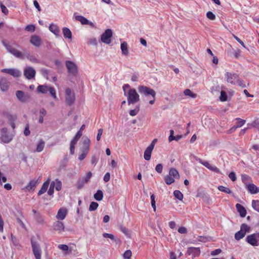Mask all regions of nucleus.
<instances>
[{"label": "nucleus", "instance_id": "obj_1", "mask_svg": "<svg viewBox=\"0 0 259 259\" xmlns=\"http://www.w3.org/2000/svg\"><path fill=\"white\" fill-rule=\"evenodd\" d=\"M138 90L142 96L150 99L149 101V104L153 105L155 103L156 93L153 89L142 85H139Z\"/></svg>", "mask_w": 259, "mask_h": 259}, {"label": "nucleus", "instance_id": "obj_2", "mask_svg": "<svg viewBox=\"0 0 259 259\" xmlns=\"http://www.w3.org/2000/svg\"><path fill=\"white\" fill-rule=\"evenodd\" d=\"M124 96L127 97V103L135 104L140 101V96L134 89H130L127 92H125Z\"/></svg>", "mask_w": 259, "mask_h": 259}, {"label": "nucleus", "instance_id": "obj_3", "mask_svg": "<svg viewBox=\"0 0 259 259\" xmlns=\"http://www.w3.org/2000/svg\"><path fill=\"white\" fill-rule=\"evenodd\" d=\"M32 249L36 259H41V249L40 244L34 240V237L32 236L30 239Z\"/></svg>", "mask_w": 259, "mask_h": 259}, {"label": "nucleus", "instance_id": "obj_4", "mask_svg": "<svg viewBox=\"0 0 259 259\" xmlns=\"http://www.w3.org/2000/svg\"><path fill=\"white\" fill-rule=\"evenodd\" d=\"M2 43L6 48L8 52L12 54L16 58L23 59H24L23 54L18 50L14 48L12 46L7 43L5 40H3Z\"/></svg>", "mask_w": 259, "mask_h": 259}, {"label": "nucleus", "instance_id": "obj_5", "mask_svg": "<svg viewBox=\"0 0 259 259\" xmlns=\"http://www.w3.org/2000/svg\"><path fill=\"white\" fill-rule=\"evenodd\" d=\"M250 227L246 224H242L240 227V230L238 231L235 234V238L236 240H239L243 238L246 233L249 232Z\"/></svg>", "mask_w": 259, "mask_h": 259}, {"label": "nucleus", "instance_id": "obj_6", "mask_svg": "<svg viewBox=\"0 0 259 259\" xmlns=\"http://www.w3.org/2000/svg\"><path fill=\"white\" fill-rule=\"evenodd\" d=\"M75 101V95L70 89L67 88L65 90V102L69 105H72Z\"/></svg>", "mask_w": 259, "mask_h": 259}, {"label": "nucleus", "instance_id": "obj_7", "mask_svg": "<svg viewBox=\"0 0 259 259\" xmlns=\"http://www.w3.org/2000/svg\"><path fill=\"white\" fill-rule=\"evenodd\" d=\"M65 64L68 72L71 75L76 76L78 72L77 65L73 62L71 61H66Z\"/></svg>", "mask_w": 259, "mask_h": 259}, {"label": "nucleus", "instance_id": "obj_8", "mask_svg": "<svg viewBox=\"0 0 259 259\" xmlns=\"http://www.w3.org/2000/svg\"><path fill=\"white\" fill-rule=\"evenodd\" d=\"M112 36V31L110 29H108L101 35V41L106 44H109L111 43V38Z\"/></svg>", "mask_w": 259, "mask_h": 259}, {"label": "nucleus", "instance_id": "obj_9", "mask_svg": "<svg viewBox=\"0 0 259 259\" xmlns=\"http://www.w3.org/2000/svg\"><path fill=\"white\" fill-rule=\"evenodd\" d=\"M226 81L231 84H235L238 78L237 73L227 72L225 74Z\"/></svg>", "mask_w": 259, "mask_h": 259}, {"label": "nucleus", "instance_id": "obj_10", "mask_svg": "<svg viewBox=\"0 0 259 259\" xmlns=\"http://www.w3.org/2000/svg\"><path fill=\"white\" fill-rule=\"evenodd\" d=\"M36 74L35 69L32 67L27 66L24 69V75L28 79L34 78Z\"/></svg>", "mask_w": 259, "mask_h": 259}, {"label": "nucleus", "instance_id": "obj_11", "mask_svg": "<svg viewBox=\"0 0 259 259\" xmlns=\"http://www.w3.org/2000/svg\"><path fill=\"white\" fill-rule=\"evenodd\" d=\"M246 241L247 243L253 246H259L258 240L256 239L255 234H252L251 235H248L246 238Z\"/></svg>", "mask_w": 259, "mask_h": 259}, {"label": "nucleus", "instance_id": "obj_12", "mask_svg": "<svg viewBox=\"0 0 259 259\" xmlns=\"http://www.w3.org/2000/svg\"><path fill=\"white\" fill-rule=\"evenodd\" d=\"M90 140L88 137H83L82 141V147L81 148V152L88 153L89 150Z\"/></svg>", "mask_w": 259, "mask_h": 259}, {"label": "nucleus", "instance_id": "obj_13", "mask_svg": "<svg viewBox=\"0 0 259 259\" xmlns=\"http://www.w3.org/2000/svg\"><path fill=\"white\" fill-rule=\"evenodd\" d=\"M200 250L198 247H191L188 248L187 253L191 255L192 258L198 256L200 254Z\"/></svg>", "mask_w": 259, "mask_h": 259}, {"label": "nucleus", "instance_id": "obj_14", "mask_svg": "<svg viewBox=\"0 0 259 259\" xmlns=\"http://www.w3.org/2000/svg\"><path fill=\"white\" fill-rule=\"evenodd\" d=\"M75 19L76 20L79 21L83 25H89L93 27H94V25L93 22L90 21L82 16H76Z\"/></svg>", "mask_w": 259, "mask_h": 259}, {"label": "nucleus", "instance_id": "obj_15", "mask_svg": "<svg viewBox=\"0 0 259 259\" xmlns=\"http://www.w3.org/2000/svg\"><path fill=\"white\" fill-rule=\"evenodd\" d=\"M16 96L17 99L21 102H25L29 99V96L25 95L24 93L21 91H16Z\"/></svg>", "mask_w": 259, "mask_h": 259}, {"label": "nucleus", "instance_id": "obj_16", "mask_svg": "<svg viewBox=\"0 0 259 259\" xmlns=\"http://www.w3.org/2000/svg\"><path fill=\"white\" fill-rule=\"evenodd\" d=\"M10 82L6 78H2L0 80V88L2 91L5 92L7 91Z\"/></svg>", "mask_w": 259, "mask_h": 259}, {"label": "nucleus", "instance_id": "obj_17", "mask_svg": "<svg viewBox=\"0 0 259 259\" xmlns=\"http://www.w3.org/2000/svg\"><path fill=\"white\" fill-rule=\"evenodd\" d=\"M53 228L55 231H57L59 232L64 231L65 229L63 223L58 221H56L53 223Z\"/></svg>", "mask_w": 259, "mask_h": 259}, {"label": "nucleus", "instance_id": "obj_18", "mask_svg": "<svg viewBox=\"0 0 259 259\" xmlns=\"http://www.w3.org/2000/svg\"><path fill=\"white\" fill-rule=\"evenodd\" d=\"M67 214V210L66 208H60L58 211L56 215V218L58 220H64Z\"/></svg>", "mask_w": 259, "mask_h": 259}, {"label": "nucleus", "instance_id": "obj_19", "mask_svg": "<svg viewBox=\"0 0 259 259\" xmlns=\"http://www.w3.org/2000/svg\"><path fill=\"white\" fill-rule=\"evenodd\" d=\"M153 150V146L149 145L144 152V157L145 160H149L151 158V155L152 150Z\"/></svg>", "mask_w": 259, "mask_h": 259}, {"label": "nucleus", "instance_id": "obj_20", "mask_svg": "<svg viewBox=\"0 0 259 259\" xmlns=\"http://www.w3.org/2000/svg\"><path fill=\"white\" fill-rule=\"evenodd\" d=\"M30 42L33 45L38 47L40 45L41 39L39 36L34 35L31 37Z\"/></svg>", "mask_w": 259, "mask_h": 259}, {"label": "nucleus", "instance_id": "obj_21", "mask_svg": "<svg viewBox=\"0 0 259 259\" xmlns=\"http://www.w3.org/2000/svg\"><path fill=\"white\" fill-rule=\"evenodd\" d=\"M49 30L57 36L61 37L59 28L56 25L53 24H50L49 26Z\"/></svg>", "mask_w": 259, "mask_h": 259}, {"label": "nucleus", "instance_id": "obj_22", "mask_svg": "<svg viewBox=\"0 0 259 259\" xmlns=\"http://www.w3.org/2000/svg\"><path fill=\"white\" fill-rule=\"evenodd\" d=\"M236 207L241 217L244 218L246 216V210L244 207L241 204L237 203L236 204Z\"/></svg>", "mask_w": 259, "mask_h": 259}, {"label": "nucleus", "instance_id": "obj_23", "mask_svg": "<svg viewBox=\"0 0 259 259\" xmlns=\"http://www.w3.org/2000/svg\"><path fill=\"white\" fill-rule=\"evenodd\" d=\"M246 185L247 189L248 191L251 194H256L258 192L259 190L258 188L253 184H249Z\"/></svg>", "mask_w": 259, "mask_h": 259}, {"label": "nucleus", "instance_id": "obj_24", "mask_svg": "<svg viewBox=\"0 0 259 259\" xmlns=\"http://www.w3.org/2000/svg\"><path fill=\"white\" fill-rule=\"evenodd\" d=\"M37 182L38 180H31L28 184L26 186V189L28 191L34 190L36 187Z\"/></svg>", "mask_w": 259, "mask_h": 259}, {"label": "nucleus", "instance_id": "obj_25", "mask_svg": "<svg viewBox=\"0 0 259 259\" xmlns=\"http://www.w3.org/2000/svg\"><path fill=\"white\" fill-rule=\"evenodd\" d=\"M62 31L63 36L65 38H72V33L69 28L67 27H64L62 29Z\"/></svg>", "mask_w": 259, "mask_h": 259}, {"label": "nucleus", "instance_id": "obj_26", "mask_svg": "<svg viewBox=\"0 0 259 259\" xmlns=\"http://www.w3.org/2000/svg\"><path fill=\"white\" fill-rule=\"evenodd\" d=\"M49 183L50 180H48L43 184L40 190L38 192V195H41V194H44L45 192H46L48 188Z\"/></svg>", "mask_w": 259, "mask_h": 259}, {"label": "nucleus", "instance_id": "obj_27", "mask_svg": "<svg viewBox=\"0 0 259 259\" xmlns=\"http://www.w3.org/2000/svg\"><path fill=\"white\" fill-rule=\"evenodd\" d=\"M120 49L122 52V54L124 55L127 56L129 54L127 44L126 42L121 43L120 45Z\"/></svg>", "mask_w": 259, "mask_h": 259}, {"label": "nucleus", "instance_id": "obj_28", "mask_svg": "<svg viewBox=\"0 0 259 259\" xmlns=\"http://www.w3.org/2000/svg\"><path fill=\"white\" fill-rule=\"evenodd\" d=\"M49 90V87L46 85H39L37 88V92L42 94H46L48 93Z\"/></svg>", "mask_w": 259, "mask_h": 259}, {"label": "nucleus", "instance_id": "obj_29", "mask_svg": "<svg viewBox=\"0 0 259 259\" xmlns=\"http://www.w3.org/2000/svg\"><path fill=\"white\" fill-rule=\"evenodd\" d=\"M24 58L25 57L33 63H38L37 59L34 57V56L30 55L29 53L26 52L23 54Z\"/></svg>", "mask_w": 259, "mask_h": 259}, {"label": "nucleus", "instance_id": "obj_30", "mask_svg": "<svg viewBox=\"0 0 259 259\" xmlns=\"http://www.w3.org/2000/svg\"><path fill=\"white\" fill-rule=\"evenodd\" d=\"M45 145V141L43 140L40 139L37 145L36 151L38 152H41L44 148Z\"/></svg>", "mask_w": 259, "mask_h": 259}, {"label": "nucleus", "instance_id": "obj_31", "mask_svg": "<svg viewBox=\"0 0 259 259\" xmlns=\"http://www.w3.org/2000/svg\"><path fill=\"white\" fill-rule=\"evenodd\" d=\"M94 197L97 201H101L103 198V193L101 190H98L94 194Z\"/></svg>", "mask_w": 259, "mask_h": 259}, {"label": "nucleus", "instance_id": "obj_32", "mask_svg": "<svg viewBox=\"0 0 259 259\" xmlns=\"http://www.w3.org/2000/svg\"><path fill=\"white\" fill-rule=\"evenodd\" d=\"M9 74L11 75L14 77H18L21 76V73L18 69L11 68Z\"/></svg>", "mask_w": 259, "mask_h": 259}, {"label": "nucleus", "instance_id": "obj_33", "mask_svg": "<svg viewBox=\"0 0 259 259\" xmlns=\"http://www.w3.org/2000/svg\"><path fill=\"white\" fill-rule=\"evenodd\" d=\"M169 176H172L175 178H179L180 177L179 172L178 170L174 168H171L169 170Z\"/></svg>", "mask_w": 259, "mask_h": 259}, {"label": "nucleus", "instance_id": "obj_34", "mask_svg": "<svg viewBox=\"0 0 259 259\" xmlns=\"http://www.w3.org/2000/svg\"><path fill=\"white\" fill-rule=\"evenodd\" d=\"M12 140V137L9 135L5 134L2 136V141L5 143H9Z\"/></svg>", "mask_w": 259, "mask_h": 259}, {"label": "nucleus", "instance_id": "obj_35", "mask_svg": "<svg viewBox=\"0 0 259 259\" xmlns=\"http://www.w3.org/2000/svg\"><path fill=\"white\" fill-rule=\"evenodd\" d=\"M39 114L40 116L38 121L40 123H42L44 122V116L47 114V111L45 109L42 108L39 110Z\"/></svg>", "mask_w": 259, "mask_h": 259}, {"label": "nucleus", "instance_id": "obj_36", "mask_svg": "<svg viewBox=\"0 0 259 259\" xmlns=\"http://www.w3.org/2000/svg\"><path fill=\"white\" fill-rule=\"evenodd\" d=\"M82 132L80 131H78L75 136V137L71 140L70 142L71 143H72L73 144H76L77 141L80 139L81 136H82Z\"/></svg>", "mask_w": 259, "mask_h": 259}, {"label": "nucleus", "instance_id": "obj_37", "mask_svg": "<svg viewBox=\"0 0 259 259\" xmlns=\"http://www.w3.org/2000/svg\"><path fill=\"white\" fill-rule=\"evenodd\" d=\"M34 218L38 223L41 225L45 224L44 219L40 213L35 214Z\"/></svg>", "mask_w": 259, "mask_h": 259}, {"label": "nucleus", "instance_id": "obj_38", "mask_svg": "<svg viewBox=\"0 0 259 259\" xmlns=\"http://www.w3.org/2000/svg\"><path fill=\"white\" fill-rule=\"evenodd\" d=\"M184 94L185 96H189L192 98H195L197 97V95L192 93L189 89H186L184 92Z\"/></svg>", "mask_w": 259, "mask_h": 259}, {"label": "nucleus", "instance_id": "obj_39", "mask_svg": "<svg viewBox=\"0 0 259 259\" xmlns=\"http://www.w3.org/2000/svg\"><path fill=\"white\" fill-rule=\"evenodd\" d=\"M16 118H17V117L16 116L10 115L9 116V120L10 124L13 129H14L15 128V121L16 120Z\"/></svg>", "mask_w": 259, "mask_h": 259}, {"label": "nucleus", "instance_id": "obj_40", "mask_svg": "<svg viewBox=\"0 0 259 259\" xmlns=\"http://www.w3.org/2000/svg\"><path fill=\"white\" fill-rule=\"evenodd\" d=\"M103 236L104 238H110L111 240H113L115 242H117L119 241V239H116L115 236L112 234H109L107 233H104L103 234Z\"/></svg>", "mask_w": 259, "mask_h": 259}, {"label": "nucleus", "instance_id": "obj_41", "mask_svg": "<svg viewBox=\"0 0 259 259\" xmlns=\"http://www.w3.org/2000/svg\"><path fill=\"white\" fill-rule=\"evenodd\" d=\"M174 195L176 198L180 200H182L183 198V194L179 190H175L174 192Z\"/></svg>", "mask_w": 259, "mask_h": 259}, {"label": "nucleus", "instance_id": "obj_42", "mask_svg": "<svg viewBox=\"0 0 259 259\" xmlns=\"http://www.w3.org/2000/svg\"><path fill=\"white\" fill-rule=\"evenodd\" d=\"M218 189L219 190H220V191H222V192H225V193H226L227 194H231L232 193V191H231V190L228 188H226L223 186H220L218 187Z\"/></svg>", "mask_w": 259, "mask_h": 259}, {"label": "nucleus", "instance_id": "obj_43", "mask_svg": "<svg viewBox=\"0 0 259 259\" xmlns=\"http://www.w3.org/2000/svg\"><path fill=\"white\" fill-rule=\"evenodd\" d=\"M164 180L167 185H170L175 182L174 179L168 175L165 177Z\"/></svg>", "mask_w": 259, "mask_h": 259}, {"label": "nucleus", "instance_id": "obj_44", "mask_svg": "<svg viewBox=\"0 0 259 259\" xmlns=\"http://www.w3.org/2000/svg\"><path fill=\"white\" fill-rule=\"evenodd\" d=\"M55 186V182L53 181L51 183L50 188L48 191V194L49 195H52L54 193Z\"/></svg>", "mask_w": 259, "mask_h": 259}, {"label": "nucleus", "instance_id": "obj_45", "mask_svg": "<svg viewBox=\"0 0 259 259\" xmlns=\"http://www.w3.org/2000/svg\"><path fill=\"white\" fill-rule=\"evenodd\" d=\"M99 205L97 202H92L90 203V206H89V210L90 211H94L97 209V207H98Z\"/></svg>", "mask_w": 259, "mask_h": 259}, {"label": "nucleus", "instance_id": "obj_46", "mask_svg": "<svg viewBox=\"0 0 259 259\" xmlns=\"http://www.w3.org/2000/svg\"><path fill=\"white\" fill-rule=\"evenodd\" d=\"M236 120H238V121L236 123V125H235L237 127V128L243 126L246 122L245 120L241 119V118H237Z\"/></svg>", "mask_w": 259, "mask_h": 259}, {"label": "nucleus", "instance_id": "obj_47", "mask_svg": "<svg viewBox=\"0 0 259 259\" xmlns=\"http://www.w3.org/2000/svg\"><path fill=\"white\" fill-rule=\"evenodd\" d=\"M201 197L203 200L208 204L211 202V199L208 195L204 194Z\"/></svg>", "mask_w": 259, "mask_h": 259}, {"label": "nucleus", "instance_id": "obj_48", "mask_svg": "<svg viewBox=\"0 0 259 259\" xmlns=\"http://www.w3.org/2000/svg\"><path fill=\"white\" fill-rule=\"evenodd\" d=\"M220 99L221 101H226L227 100V95L225 91H221Z\"/></svg>", "mask_w": 259, "mask_h": 259}, {"label": "nucleus", "instance_id": "obj_49", "mask_svg": "<svg viewBox=\"0 0 259 259\" xmlns=\"http://www.w3.org/2000/svg\"><path fill=\"white\" fill-rule=\"evenodd\" d=\"M139 111H140V107H137V108H135V109L131 110L130 111L129 113L131 116H134L136 115L138 113Z\"/></svg>", "mask_w": 259, "mask_h": 259}, {"label": "nucleus", "instance_id": "obj_50", "mask_svg": "<svg viewBox=\"0 0 259 259\" xmlns=\"http://www.w3.org/2000/svg\"><path fill=\"white\" fill-rule=\"evenodd\" d=\"M92 173L91 172V171H89L87 174V175L82 178V180H84V182H85L86 183H88L91 179V178L92 177Z\"/></svg>", "mask_w": 259, "mask_h": 259}, {"label": "nucleus", "instance_id": "obj_51", "mask_svg": "<svg viewBox=\"0 0 259 259\" xmlns=\"http://www.w3.org/2000/svg\"><path fill=\"white\" fill-rule=\"evenodd\" d=\"M35 29V27L34 25H28L25 28V30L29 32H34Z\"/></svg>", "mask_w": 259, "mask_h": 259}, {"label": "nucleus", "instance_id": "obj_52", "mask_svg": "<svg viewBox=\"0 0 259 259\" xmlns=\"http://www.w3.org/2000/svg\"><path fill=\"white\" fill-rule=\"evenodd\" d=\"M85 183H86L84 182V180H82V178L80 179V180H78V182L77 183V188L79 189L82 188Z\"/></svg>", "mask_w": 259, "mask_h": 259}, {"label": "nucleus", "instance_id": "obj_53", "mask_svg": "<svg viewBox=\"0 0 259 259\" xmlns=\"http://www.w3.org/2000/svg\"><path fill=\"white\" fill-rule=\"evenodd\" d=\"M55 182V189L57 191H60L61 189L62 184L58 180H56Z\"/></svg>", "mask_w": 259, "mask_h": 259}, {"label": "nucleus", "instance_id": "obj_54", "mask_svg": "<svg viewBox=\"0 0 259 259\" xmlns=\"http://www.w3.org/2000/svg\"><path fill=\"white\" fill-rule=\"evenodd\" d=\"M206 16L207 17L211 20H214L215 19V16L214 14H213L211 12L209 11L207 12L206 13Z\"/></svg>", "mask_w": 259, "mask_h": 259}, {"label": "nucleus", "instance_id": "obj_55", "mask_svg": "<svg viewBox=\"0 0 259 259\" xmlns=\"http://www.w3.org/2000/svg\"><path fill=\"white\" fill-rule=\"evenodd\" d=\"M51 94V95L54 98L56 99L57 97L56 95V91L53 87H49V91Z\"/></svg>", "mask_w": 259, "mask_h": 259}, {"label": "nucleus", "instance_id": "obj_56", "mask_svg": "<svg viewBox=\"0 0 259 259\" xmlns=\"http://www.w3.org/2000/svg\"><path fill=\"white\" fill-rule=\"evenodd\" d=\"M132 256V251L130 250H127L125 251L123 254V256L125 259H130Z\"/></svg>", "mask_w": 259, "mask_h": 259}, {"label": "nucleus", "instance_id": "obj_57", "mask_svg": "<svg viewBox=\"0 0 259 259\" xmlns=\"http://www.w3.org/2000/svg\"><path fill=\"white\" fill-rule=\"evenodd\" d=\"M0 7H1V8L2 9V12L5 15H7L8 14V13H9V11L7 9V8L2 3L0 4Z\"/></svg>", "mask_w": 259, "mask_h": 259}, {"label": "nucleus", "instance_id": "obj_58", "mask_svg": "<svg viewBox=\"0 0 259 259\" xmlns=\"http://www.w3.org/2000/svg\"><path fill=\"white\" fill-rule=\"evenodd\" d=\"M207 168L211 171H214L217 173H219L220 172L219 169L218 167H217L214 165H212L211 164L209 165V167H208Z\"/></svg>", "mask_w": 259, "mask_h": 259}, {"label": "nucleus", "instance_id": "obj_59", "mask_svg": "<svg viewBox=\"0 0 259 259\" xmlns=\"http://www.w3.org/2000/svg\"><path fill=\"white\" fill-rule=\"evenodd\" d=\"M163 166L161 164H158L155 167L156 171L159 173L161 174L162 171Z\"/></svg>", "mask_w": 259, "mask_h": 259}, {"label": "nucleus", "instance_id": "obj_60", "mask_svg": "<svg viewBox=\"0 0 259 259\" xmlns=\"http://www.w3.org/2000/svg\"><path fill=\"white\" fill-rule=\"evenodd\" d=\"M30 131L29 130V124H27L24 131V134L25 136H28L30 135Z\"/></svg>", "mask_w": 259, "mask_h": 259}, {"label": "nucleus", "instance_id": "obj_61", "mask_svg": "<svg viewBox=\"0 0 259 259\" xmlns=\"http://www.w3.org/2000/svg\"><path fill=\"white\" fill-rule=\"evenodd\" d=\"M229 177L233 182L235 181L237 179L235 173L233 171L231 172L229 174Z\"/></svg>", "mask_w": 259, "mask_h": 259}, {"label": "nucleus", "instance_id": "obj_62", "mask_svg": "<svg viewBox=\"0 0 259 259\" xmlns=\"http://www.w3.org/2000/svg\"><path fill=\"white\" fill-rule=\"evenodd\" d=\"M178 231L181 234H186L187 233V229L184 227H181L178 229Z\"/></svg>", "mask_w": 259, "mask_h": 259}, {"label": "nucleus", "instance_id": "obj_63", "mask_svg": "<svg viewBox=\"0 0 259 259\" xmlns=\"http://www.w3.org/2000/svg\"><path fill=\"white\" fill-rule=\"evenodd\" d=\"M58 248L64 251H67L69 249V247L65 244H60L58 246Z\"/></svg>", "mask_w": 259, "mask_h": 259}, {"label": "nucleus", "instance_id": "obj_64", "mask_svg": "<svg viewBox=\"0 0 259 259\" xmlns=\"http://www.w3.org/2000/svg\"><path fill=\"white\" fill-rule=\"evenodd\" d=\"M242 182L245 184V182L249 181L250 178L246 175H242L241 176Z\"/></svg>", "mask_w": 259, "mask_h": 259}]
</instances>
